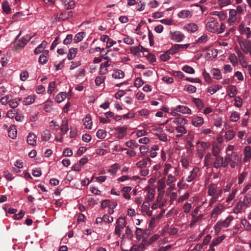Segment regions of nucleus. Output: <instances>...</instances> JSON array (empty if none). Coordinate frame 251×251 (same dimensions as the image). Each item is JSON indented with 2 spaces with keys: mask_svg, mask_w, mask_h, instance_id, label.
Listing matches in <instances>:
<instances>
[{
  "mask_svg": "<svg viewBox=\"0 0 251 251\" xmlns=\"http://www.w3.org/2000/svg\"><path fill=\"white\" fill-rule=\"evenodd\" d=\"M238 42L241 50L245 53H248L249 50L251 48V42L248 40L238 39Z\"/></svg>",
  "mask_w": 251,
  "mask_h": 251,
  "instance_id": "2",
  "label": "nucleus"
},
{
  "mask_svg": "<svg viewBox=\"0 0 251 251\" xmlns=\"http://www.w3.org/2000/svg\"><path fill=\"white\" fill-rule=\"evenodd\" d=\"M85 35V33L84 32H80L77 33L74 39V42L75 43H77L81 41L82 40L84 36Z\"/></svg>",
  "mask_w": 251,
  "mask_h": 251,
  "instance_id": "27",
  "label": "nucleus"
},
{
  "mask_svg": "<svg viewBox=\"0 0 251 251\" xmlns=\"http://www.w3.org/2000/svg\"><path fill=\"white\" fill-rule=\"evenodd\" d=\"M126 234L127 239L131 240L132 238V232L128 226L126 227Z\"/></svg>",
  "mask_w": 251,
  "mask_h": 251,
  "instance_id": "53",
  "label": "nucleus"
},
{
  "mask_svg": "<svg viewBox=\"0 0 251 251\" xmlns=\"http://www.w3.org/2000/svg\"><path fill=\"white\" fill-rule=\"evenodd\" d=\"M143 84V81L140 78L137 77L136 78L134 81V85L135 87L138 88L142 86Z\"/></svg>",
  "mask_w": 251,
  "mask_h": 251,
  "instance_id": "56",
  "label": "nucleus"
},
{
  "mask_svg": "<svg viewBox=\"0 0 251 251\" xmlns=\"http://www.w3.org/2000/svg\"><path fill=\"white\" fill-rule=\"evenodd\" d=\"M28 73L26 71L22 72L20 74V79L22 81L26 80L28 78Z\"/></svg>",
  "mask_w": 251,
  "mask_h": 251,
  "instance_id": "60",
  "label": "nucleus"
},
{
  "mask_svg": "<svg viewBox=\"0 0 251 251\" xmlns=\"http://www.w3.org/2000/svg\"><path fill=\"white\" fill-rule=\"evenodd\" d=\"M233 219V218L232 216H229L224 221L221 222L219 221L218 222L222 226L227 227L228 226L230 222L232 221Z\"/></svg>",
  "mask_w": 251,
  "mask_h": 251,
  "instance_id": "25",
  "label": "nucleus"
},
{
  "mask_svg": "<svg viewBox=\"0 0 251 251\" xmlns=\"http://www.w3.org/2000/svg\"><path fill=\"white\" fill-rule=\"evenodd\" d=\"M77 49L76 48H71L69 50V53L67 55L68 59L69 60L73 59L77 53Z\"/></svg>",
  "mask_w": 251,
  "mask_h": 251,
  "instance_id": "30",
  "label": "nucleus"
},
{
  "mask_svg": "<svg viewBox=\"0 0 251 251\" xmlns=\"http://www.w3.org/2000/svg\"><path fill=\"white\" fill-rule=\"evenodd\" d=\"M251 201V195L249 194H247L245 196L242 202L244 206L247 207L248 204L250 203Z\"/></svg>",
  "mask_w": 251,
  "mask_h": 251,
  "instance_id": "49",
  "label": "nucleus"
},
{
  "mask_svg": "<svg viewBox=\"0 0 251 251\" xmlns=\"http://www.w3.org/2000/svg\"><path fill=\"white\" fill-rule=\"evenodd\" d=\"M135 234L137 240L140 241L142 237V229L139 227H137Z\"/></svg>",
  "mask_w": 251,
  "mask_h": 251,
  "instance_id": "54",
  "label": "nucleus"
},
{
  "mask_svg": "<svg viewBox=\"0 0 251 251\" xmlns=\"http://www.w3.org/2000/svg\"><path fill=\"white\" fill-rule=\"evenodd\" d=\"M151 161V159L149 157H147L146 158L143 159L142 160L138 161L136 163V166L138 168H142L146 167L148 164V162L150 163Z\"/></svg>",
  "mask_w": 251,
  "mask_h": 251,
  "instance_id": "17",
  "label": "nucleus"
},
{
  "mask_svg": "<svg viewBox=\"0 0 251 251\" xmlns=\"http://www.w3.org/2000/svg\"><path fill=\"white\" fill-rule=\"evenodd\" d=\"M49 55V51L45 50L39 58V62L42 64H45L48 61V56Z\"/></svg>",
  "mask_w": 251,
  "mask_h": 251,
  "instance_id": "16",
  "label": "nucleus"
},
{
  "mask_svg": "<svg viewBox=\"0 0 251 251\" xmlns=\"http://www.w3.org/2000/svg\"><path fill=\"white\" fill-rule=\"evenodd\" d=\"M2 7V9H3V11L5 13H6L7 14L10 13L11 8H10V7L9 6V4H8L7 1H5L3 2Z\"/></svg>",
  "mask_w": 251,
  "mask_h": 251,
  "instance_id": "42",
  "label": "nucleus"
},
{
  "mask_svg": "<svg viewBox=\"0 0 251 251\" xmlns=\"http://www.w3.org/2000/svg\"><path fill=\"white\" fill-rule=\"evenodd\" d=\"M177 16L181 19L189 18L192 16V12L188 10H183L177 14Z\"/></svg>",
  "mask_w": 251,
  "mask_h": 251,
  "instance_id": "8",
  "label": "nucleus"
},
{
  "mask_svg": "<svg viewBox=\"0 0 251 251\" xmlns=\"http://www.w3.org/2000/svg\"><path fill=\"white\" fill-rule=\"evenodd\" d=\"M47 44L48 43L46 41H43L42 43L38 45V47L34 50V53L37 54L41 53L42 50L46 48Z\"/></svg>",
  "mask_w": 251,
  "mask_h": 251,
  "instance_id": "20",
  "label": "nucleus"
},
{
  "mask_svg": "<svg viewBox=\"0 0 251 251\" xmlns=\"http://www.w3.org/2000/svg\"><path fill=\"white\" fill-rule=\"evenodd\" d=\"M180 47L178 44H175L170 49L167 50L166 51L169 55H173L179 51L178 47Z\"/></svg>",
  "mask_w": 251,
  "mask_h": 251,
  "instance_id": "37",
  "label": "nucleus"
},
{
  "mask_svg": "<svg viewBox=\"0 0 251 251\" xmlns=\"http://www.w3.org/2000/svg\"><path fill=\"white\" fill-rule=\"evenodd\" d=\"M35 99L33 96H29L26 98L23 101V103L25 105H29L34 102Z\"/></svg>",
  "mask_w": 251,
  "mask_h": 251,
  "instance_id": "43",
  "label": "nucleus"
},
{
  "mask_svg": "<svg viewBox=\"0 0 251 251\" xmlns=\"http://www.w3.org/2000/svg\"><path fill=\"white\" fill-rule=\"evenodd\" d=\"M174 110L176 112H181L183 114H190L191 109L187 106L184 105H178L174 108Z\"/></svg>",
  "mask_w": 251,
  "mask_h": 251,
  "instance_id": "5",
  "label": "nucleus"
},
{
  "mask_svg": "<svg viewBox=\"0 0 251 251\" xmlns=\"http://www.w3.org/2000/svg\"><path fill=\"white\" fill-rule=\"evenodd\" d=\"M243 205L242 201L238 202L234 208V212L236 213L240 212Z\"/></svg>",
  "mask_w": 251,
  "mask_h": 251,
  "instance_id": "45",
  "label": "nucleus"
},
{
  "mask_svg": "<svg viewBox=\"0 0 251 251\" xmlns=\"http://www.w3.org/2000/svg\"><path fill=\"white\" fill-rule=\"evenodd\" d=\"M241 224L247 230L251 231V224L249 222V221L247 219H242L241 220Z\"/></svg>",
  "mask_w": 251,
  "mask_h": 251,
  "instance_id": "40",
  "label": "nucleus"
},
{
  "mask_svg": "<svg viewBox=\"0 0 251 251\" xmlns=\"http://www.w3.org/2000/svg\"><path fill=\"white\" fill-rule=\"evenodd\" d=\"M160 58L163 61H166L170 59V56L169 53L166 51L164 53L160 54Z\"/></svg>",
  "mask_w": 251,
  "mask_h": 251,
  "instance_id": "58",
  "label": "nucleus"
},
{
  "mask_svg": "<svg viewBox=\"0 0 251 251\" xmlns=\"http://www.w3.org/2000/svg\"><path fill=\"white\" fill-rule=\"evenodd\" d=\"M244 162L245 163L248 162L251 158V148L250 146H246L244 150Z\"/></svg>",
  "mask_w": 251,
  "mask_h": 251,
  "instance_id": "6",
  "label": "nucleus"
},
{
  "mask_svg": "<svg viewBox=\"0 0 251 251\" xmlns=\"http://www.w3.org/2000/svg\"><path fill=\"white\" fill-rule=\"evenodd\" d=\"M73 16V12L70 11L69 12H62L58 17V21L62 20L64 21L66 20L70 17H72Z\"/></svg>",
  "mask_w": 251,
  "mask_h": 251,
  "instance_id": "13",
  "label": "nucleus"
},
{
  "mask_svg": "<svg viewBox=\"0 0 251 251\" xmlns=\"http://www.w3.org/2000/svg\"><path fill=\"white\" fill-rule=\"evenodd\" d=\"M229 59L233 65L236 66L238 64V59L235 54H231L229 55Z\"/></svg>",
  "mask_w": 251,
  "mask_h": 251,
  "instance_id": "51",
  "label": "nucleus"
},
{
  "mask_svg": "<svg viewBox=\"0 0 251 251\" xmlns=\"http://www.w3.org/2000/svg\"><path fill=\"white\" fill-rule=\"evenodd\" d=\"M9 105L10 107H11L12 108H15L17 107L18 105V101L17 100V99L9 101Z\"/></svg>",
  "mask_w": 251,
  "mask_h": 251,
  "instance_id": "59",
  "label": "nucleus"
},
{
  "mask_svg": "<svg viewBox=\"0 0 251 251\" xmlns=\"http://www.w3.org/2000/svg\"><path fill=\"white\" fill-rule=\"evenodd\" d=\"M126 147L131 149H135L138 146V145L137 144L134 140H130L129 141L126 142Z\"/></svg>",
  "mask_w": 251,
  "mask_h": 251,
  "instance_id": "47",
  "label": "nucleus"
},
{
  "mask_svg": "<svg viewBox=\"0 0 251 251\" xmlns=\"http://www.w3.org/2000/svg\"><path fill=\"white\" fill-rule=\"evenodd\" d=\"M155 135L157 136L159 139L161 141L166 142L167 140L166 134L163 133H156L155 134Z\"/></svg>",
  "mask_w": 251,
  "mask_h": 251,
  "instance_id": "57",
  "label": "nucleus"
},
{
  "mask_svg": "<svg viewBox=\"0 0 251 251\" xmlns=\"http://www.w3.org/2000/svg\"><path fill=\"white\" fill-rule=\"evenodd\" d=\"M191 208V204L189 203H185L183 207L184 212L186 213H188Z\"/></svg>",
  "mask_w": 251,
  "mask_h": 251,
  "instance_id": "64",
  "label": "nucleus"
},
{
  "mask_svg": "<svg viewBox=\"0 0 251 251\" xmlns=\"http://www.w3.org/2000/svg\"><path fill=\"white\" fill-rule=\"evenodd\" d=\"M184 38V35L180 31H176L171 33V38L172 40L179 42L181 41Z\"/></svg>",
  "mask_w": 251,
  "mask_h": 251,
  "instance_id": "4",
  "label": "nucleus"
},
{
  "mask_svg": "<svg viewBox=\"0 0 251 251\" xmlns=\"http://www.w3.org/2000/svg\"><path fill=\"white\" fill-rule=\"evenodd\" d=\"M240 118V115L238 114L237 112H233L230 117V120L231 121L235 122L237 121Z\"/></svg>",
  "mask_w": 251,
  "mask_h": 251,
  "instance_id": "48",
  "label": "nucleus"
},
{
  "mask_svg": "<svg viewBox=\"0 0 251 251\" xmlns=\"http://www.w3.org/2000/svg\"><path fill=\"white\" fill-rule=\"evenodd\" d=\"M192 101L199 110L202 109L204 106L202 100L199 98H193L192 99Z\"/></svg>",
  "mask_w": 251,
  "mask_h": 251,
  "instance_id": "23",
  "label": "nucleus"
},
{
  "mask_svg": "<svg viewBox=\"0 0 251 251\" xmlns=\"http://www.w3.org/2000/svg\"><path fill=\"white\" fill-rule=\"evenodd\" d=\"M219 24L216 19L213 17L209 18L208 22L206 25V27L207 30L211 33H216L218 32V27Z\"/></svg>",
  "mask_w": 251,
  "mask_h": 251,
  "instance_id": "1",
  "label": "nucleus"
},
{
  "mask_svg": "<svg viewBox=\"0 0 251 251\" xmlns=\"http://www.w3.org/2000/svg\"><path fill=\"white\" fill-rule=\"evenodd\" d=\"M106 132L102 129H99L98 130L96 136L98 138L103 139L106 137Z\"/></svg>",
  "mask_w": 251,
  "mask_h": 251,
  "instance_id": "50",
  "label": "nucleus"
},
{
  "mask_svg": "<svg viewBox=\"0 0 251 251\" xmlns=\"http://www.w3.org/2000/svg\"><path fill=\"white\" fill-rule=\"evenodd\" d=\"M199 172V169L198 168H194L190 172V175L187 177L186 181L188 182H191L196 177Z\"/></svg>",
  "mask_w": 251,
  "mask_h": 251,
  "instance_id": "10",
  "label": "nucleus"
},
{
  "mask_svg": "<svg viewBox=\"0 0 251 251\" xmlns=\"http://www.w3.org/2000/svg\"><path fill=\"white\" fill-rule=\"evenodd\" d=\"M110 201L109 200H105L102 201L101 203V207L103 209L106 207H110Z\"/></svg>",
  "mask_w": 251,
  "mask_h": 251,
  "instance_id": "61",
  "label": "nucleus"
},
{
  "mask_svg": "<svg viewBox=\"0 0 251 251\" xmlns=\"http://www.w3.org/2000/svg\"><path fill=\"white\" fill-rule=\"evenodd\" d=\"M37 136L33 133H29L27 137V143L32 146H34L36 143Z\"/></svg>",
  "mask_w": 251,
  "mask_h": 251,
  "instance_id": "7",
  "label": "nucleus"
},
{
  "mask_svg": "<svg viewBox=\"0 0 251 251\" xmlns=\"http://www.w3.org/2000/svg\"><path fill=\"white\" fill-rule=\"evenodd\" d=\"M17 131L15 125H11L8 131V136L12 139H15L17 137Z\"/></svg>",
  "mask_w": 251,
  "mask_h": 251,
  "instance_id": "9",
  "label": "nucleus"
},
{
  "mask_svg": "<svg viewBox=\"0 0 251 251\" xmlns=\"http://www.w3.org/2000/svg\"><path fill=\"white\" fill-rule=\"evenodd\" d=\"M155 190L152 188H148V192L146 197V201H152L154 197Z\"/></svg>",
  "mask_w": 251,
  "mask_h": 251,
  "instance_id": "19",
  "label": "nucleus"
},
{
  "mask_svg": "<svg viewBox=\"0 0 251 251\" xmlns=\"http://www.w3.org/2000/svg\"><path fill=\"white\" fill-rule=\"evenodd\" d=\"M51 134L50 130L46 129L42 133V139L43 141H47L50 137Z\"/></svg>",
  "mask_w": 251,
  "mask_h": 251,
  "instance_id": "32",
  "label": "nucleus"
},
{
  "mask_svg": "<svg viewBox=\"0 0 251 251\" xmlns=\"http://www.w3.org/2000/svg\"><path fill=\"white\" fill-rule=\"evenodd\" d=\"M73 40V35L68 34L67 35L66 38L63 41V43L65 45H68L70 44Z\"/></svg>",
  "mask_w": 251,
  "mask_h": 251,
  "instance_id": "55",
  "label": "nucleus"
},
{
  "mask_svg": "<svg viewBox=\"0 0 251 251\" xmlns=\"http://www.w3.org/2000/svg\"><path fill=\"white\" fill-rule=\"evenodd\" d=\"M229 16L228 20L229 24L233 23L236 19V11L234 9H231L229 11Z\"/></svg>",
  "mask_w": 251,
  "mask_h": 251,
  "instance_id": "18",
  "label": "nucleus"
},
{
  "mask_svg": "<svg viewBox=\"0 0 251 251\" xmlns=\"http://www.w3.org/2000/svg\"><path fill=\"white\" fill-rule=\"evenodd\" d=\"M223 209V206L222 204H218L212 211L211 212V216L213 217H215L217 216L218 214L221 213L222 210Z\"/></svg>",
  "mask_w": 251,
  "mask_h": 251,
  "instance_id": "24",
  "label": "nucleus"
},
{
  "mask_svg": "<svg viewBox=\"0 0 251 251\" xmlns=\"http://www.w3.org/2000/svg\"><path fill=\"white\" fill-rule=\"evenodd\" d=\"M222 87L219 85H215L208 88L207 92L211 95L216 93L218 90L222 89Z\"/></svg>",
  "mask_w": 251,
  "mask_h": 251,
  "instance_id": "34",
  "label": "nucleus"
},
{
  "mask_svg": "<svg viewBox=\"0 0 251 251\" xmlns=\"http://www.w3.org/2000/svg\"><path fill=\"white\" fill-rule=\"evenodd\" d=\"M235 136V132L232 130H229L226 132L225 137L227 140H231Z\"/></svg>",
  "mask_w": 251,
  "mask_h": 251,
  "instance_id": "44",
  "label": "nucleus"
},
{
  "mask_svg": "<svg viewBox=\"0 0 251 251\" xmlns=\"http://www.w3.org/2000/svg\"><path fill=\"white\" fill-rule=\"evenodd\" d=\"M223 164V158L220 156H216L215 162L214 163V167L219 168Z\"/></svg>",
  "mask_w": 251,
  "mask_h": 251,
  "instance_id": "28",
  "label": "nucleus"
},
{
  "mask_svg": "<svg viewBox=\"0 0 251 251\" xmlns=\"http://www.w3.org/2000/svg\"><path fill=\"white\" fill-rule=\"evenodd\" d=\"M69 130L68 123L67 120H64L61 126V130L62 132V135L66 133Z\"/></svg>",
  "mask_w": 251,
  "mask_h": 251,
  "instance_id": "29",
  "label": "nucleus"
},
{
  "mask_svg": "<svg viewBox=\"0 0 251 251\" xmlns=\"http://www.w3.org/2000/svg\"><path fill=\"white\" fill-rule=\"evenodd\" d=\"M182 70L186 73L190 74H193L195 73L194 69L192 67L188 65H185L183 67Z\"/></svg>",
  "mask_w": 251,
  "mask_h": 251,
  "instance_id": "46",
  "label": "nucleus"
},
{
  "mask_svg": "<svg viewBox=\"0 0 251 251\" xmlns=\"http://www.w3.org/2000/svg\"><path fill=\"white\" fill-rule=\"evenodd\" d=\"M185 28L191 32H194L196 31L198 29V26L195 23H191L187 24L185 26Z\"/></svg>",
  "mask_w": 251,
  "mask_h": 251,
  "instance_id": "22",
  "label": "nucleus"
},
{
  "mask_svg": "<svg viewBox=\"0 0 251 251\" xmlns=\"http://www.w3.org/2000/svg\"><path fill=\"white\" fill-rule=\"evenodd\" d=\"M84 125L86 128L91 129L92 128V122L91 117L89 115H87L85 118L83 119Z\"/></svg>",
  "mask_w": 251,
  "mask_h": 251,
  "instance_id": "12",
  "label": "nucleus"
},
{
  "mask_svg": "<svg viewBox=\"0 0 251 251\" xmlns=\"http://www.w3.org/2000/svg\"><path fill=\"white\" fill-rule=\"evenodd\" d=\"M62 2L67 9H73L75 6V2L74 0H62Z\"/></svg>",
  "mask_w": 251,
  "mask_h": 251,
  "instance_id": "11",
  "label": "nucleus"
},
{
  "mask_svg": "<svg viewBox=\"0 0 251 251\" xmlns=\"http://www.w3.org/2000/svg\"><path fill=\"white\" fill-rule=\"evenodd\" d=\"M220 151V148L218 146H213L212 153L215 156H218Z\"/></svg>",
  "mask_w": 251,
  "mask_h": 251,
  "instance_id": "62",
  "label": "nucleus"
},
{
  "mask_svg": "<svg viewBox=\"0 0 251 251\" xmlns=\"http://www.w3.org/2000/svg\"><path fill=\"white\" fill-rule=\"evenodd\" d=\"M225 238V236L224 235H222L218 237L215 240L213 241V242L210 244V246L214 247V246L220 243Z\"/></svg>",
  "mask_w": 251,
  "mask_h": 251,
  "instance_id": "41",
  "label": "nucleus"
},
{
  "mask_svg": "<svg viewBox=\"0 0 251 251\" xmlns=\"http://www.w3.org/2000/svg\"><path fill=\"white\" fill-rule=\"evenodd\" d=\"M66 92L60 93L56 96L55 100L58 103H60L66 98Z\"/></svg>",
  "mask_w": 251,
  "mask_h": 251,
  "instance_id": "35",
  "label": "nucleus"
},
{
  "mask_svg": "<svg viewBox=\"0 0 251 251\" xmlns=\"http://www.w3.org/2000/svg\"><path fill=\"white\" fill-rule=\"evenodd\" d=\"M30 38L23 37L20 40H19L17 44V46L21 48H23L25 46V45L27 43V42L30 40Z\"/></svg>",
  "mask_w": 251,
  "mask_h": 251,
  "instance_id": "31",
  "label": "nucleus"
},
{
  "mask_svg": "<svg viewBox=\"0 0 251 251\" xmlns=\"http://www.w3.org/2000/svg\"><path fill=\"white\" fill-rule=\"evenodd\" d=\"M73 155V151L71 150L66 148L64 150L63 155L64 156H71Z\"/></svg>",
  "mask_w": 251,
  "mask_h": 251,
  "instance_id": "63",
  "label": "nucleus"
},
{
  "mask_svg": "<svg viewBox=\"0 0 251 251\" xmlns=\"http://www.w3.org/2000/svg\"><path fill=\"white\" fill-rule=\"evenodd\" d=\"M240 31L242 34H246V37L247 39L250 38L251 37V29L250 27H240Z\"/></svg>",
  "mask_w": 251,
  "mask_h": 251,
  "instance_id": "36",
  "label": "nucleus"
},
{
  "mask_svg": "<svg viewBox=\"0 0 251 251\" xmlns=\"http://www.w3.org/2000/svg\"><path fill=\"white\" fill-rule=\"evenodd\" d=\"M127 127L126 126H118L115 128V130L118 131L117 138L123 139L126 135V130Z\"/></svg>",
  "mask_w": 251,
  "mask_h": 251,
  "instance_id": "3",
  "label": "nucleus"
},
{
  "mask_svg": "<svg viewBox=\"0 0 251 251\" xmlns=\"http://www.w3.org/2000/svg\"><path fill=\"white\" fill-rule=\"evenodd\" d=\"M229 160L230 161L235 162H238L239 161V157L238 153L235 152H232L229 156Z\"/></svg>",
  "mask_w": 251,
  "mask_h": 251,
  "instance_id": "39",
  "label": "nucleus"
},
{
  "mask_svg": "<svg viewBox=\"0 0 251 251\" xmlns=\"http://www.w3.org/2000/svg\"><path fill=\"white\" fill-rule=\"evenodd\" d=\"M203 215L201 214L197 217H195L194 219L192 221L190 224V226L192 227L197 222H198L199 220L202 219L203 218Z\"/></svg>",
  "mask_w": 251,
  "mask_h": 251,
  "instance_id": "52",
  "label": "nucleus"
},
{
  "mask_svg": "<svg viewBox=\"0 0 251 251\" xmlns=\"http://www.w3.org/2000/svg\"><path fill=\"white\" fill-rule=\"evenodd\" d=\"M126 223L125 218L120 217L116 222V226L121 229H123L126 226Z\"/></svg>",
  "mask_w": 251,
  "mask_h": 251,
  "instance_id": "26",
  "label": "nucleus"
},
{
  "mask_svg": "<svg viewBox=\"0 0 251 251\" xmlns=\"http://www.w3.org/2000/svg\"><path fill=\"white\" fill-rule=\"evenodd\" d=\"M212 75L214 78L216 79H220L222 77L221 72L219 69H213L212 70Z\"/></svg>",
  "mask_w": 251,
  "mask_h": 251,
  "instance_id": "38",
  "label": "nucleus"
},
{
  "mask_svg": "<svg viewBox=\"0 0 251 251\" xmlns=\"http://www.w3.org/2000/svg\"><path fill=\"white\" fill-rule=\"evenodd\" d=\"M124 73L121 70L114 71L112 74V77L115 79H121L124 78Z\"/></svg>",
  "mask_w": 251,
  "mask_h": 251,
  "instance_id": "21",
  "label": "nucleus"
},
{
  "mask_svg": "<svg viewBox=\"0 0 251 251\" xmlns=\"http://www.w3.org/2000/svg\"><path fill=\"white\" fill-rule=\"evenodd\" d=\"M173 123L175 124L178 125H185L187 123V120L183 118L182 117H177L176 119H175L173 121Z\"/></svg>",
  "mask_w": 251,
  "mask_h": 251,
  "instance_id": "33",
  "label": "nucleus"
},
{
  "mask_svg": "<svg viewBox=\"0 0 251 251\" xmlns=\"http://www.w3.org/2000/svg\"><path fill=\"white\" fill-rule=\"evenodd\" d=\"M237 90L234 85H230L227 90V95L230 98H234L237 94Z\"/></svg>",
  "mask_w": 251,
  "mask_h": 251,
  "instance_id": "15",
  "label": "nucleus"
},
{
  "mask_svg": "<svg viewBox=\"0 0 251 251\" xmlns=\"http://www.w3.org/2000/svg\"><path fill=\"white\" fill-rule=\"evenodd\" d=\"M203 123V119L201 117L197 116L193 119L192 124L195 126L199 127L201 126Z\"/></svg>",
  "mask_w": 251,
  "mask_h": 251,
  "instance_id": "14",
  "label": "nucleus"
}]
</instances>
